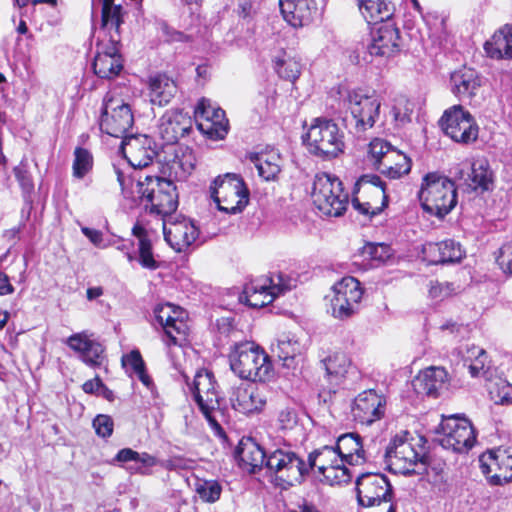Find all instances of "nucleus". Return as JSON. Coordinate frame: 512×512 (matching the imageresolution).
Instances as JSON below:
<instances>
[{"mask_svg":"<svg viewBox=\"0 0 512 512\" xmlns=\"http://www.w3.org/2000/svg\"><path fill=\"white\" fill-rule=\"evenodd\" d=\"M425 439L408 431L396 434L388 444L385 460L391 472L395 474H420L417 468L425 470Z\"/></svg>","mask_w":512,"mask_h":512,"instance_id":"f257e3e1","label":"nucleus"},{"mask_svg":"<svg viewBox=\"0 0 512 512\" xmlns=\"http://www.w3.org/2000/svg\"><path fill=\"white\" fill-rule=\"evenodd\" d=\"M302 139L308 152L322 160L335 159L344 152V133L332 119H313Z\"/></svg>","mask_w":512,"mask_h":512,"instance_id":"f03ea898","label":"nucleus"},{"mask_svg":"<svg viewBox=\"0 0 512 512\" xmlns=\"http://www.w3.org/2000/svg\"><path fill=\"white\" fill-rule=\"evenodd\" d=\"M418 198L425 212L443 218L457 204L456 187L446 176L431 172L423 177Z\"/></svg>","mask_w":512,"mask_h":512,"instance_id":"7ed1b4c3","label":"nucleus"},{"mask_svg":"<svg viewBox=\"0 0 512 512\" xmlns=\"http://www.w3.org/2000/svg\"><path fill=\"white\" fill-rule=\"evenodd\" d=\"M230 367L242 379L265 382L273 377L269 356L253 342H242L230 353Z\"/></svg>","mask_w":512,"mask_h":512,"instance_id":"20e7f679","label":"nucleus"},{"mask_svg":"<svg viewBox=\"0 0 512 512\" xmlns=\"http://www.w3.org/2000/svg\"><path fill=\"white\" fill-rule=\"evenodd\" d=\"M136 188L145 209L162 218L172 214L178 207L177 188L171 179L146 176L138 179Z\"/></svg>","mask_w":512,"mask_h":512,"instance_id":"39448f33","label":"nucleus"},{"mask_svg":"<svg viewBox=\"0 0 512 512\" xmlns=\"http://www.w3.org/2000/svg\"><path fill=\"white\" fill-rule=\"evenodd\" d=\"M191 390L194 400L215 435L223 437L225 432L222 422L225 421V412L220 408V396L213 373L208 370L198 371Z\"/></svg>","mask_w":512,"mask_h":512,"instance_id":"423d86ee","label":"nucleus"},{"mask_svg":"<svg viewBox=\"0 0 512 512\" xmlns=\"http://www.w3.org/2000/svg\"><path fill=\"white\" fill-rule=\"evenodd\" d=\"M311 196L315 207L330 217L343 215L349 204V195L340 179L328 173L315 176Z\"/></svg>","mask_w":512,"mask_h":512,"instance_id":"0eeeda50","label":"nucleus"},{"mask_svg":"<svg viewBox=\"0 0 512 512\" xmlns=\"http://www.w3.org/2000/svg\"><path fill=\"white\" fill-rule=\"evenodd\" d=\"M351 204L359 214L368 218L380 214L388 205L385 183L378 175H362L354 185Z\"/></svg>","mask_w":512,"mask_h":512,"instance_id":"6e6552de","label":"nucleus"},{"mask_svg":"<svg viewBox=\"0 0 512 512\" xmlns=\"http://www.w3.org/2000/svg\"><path fill=\"white\" fill-rule=\"evenodd\" d=\"M343 104L350 113V119L346 118V121L355 129L356 133H362L372 128L380 114V98L363 89L347 91L343 98Z\"/></svg>","mask_w":512,"mask_h":512,"instance_id":"1a4fd4ad","label":"nucleus"},{"mask_svg":"<svg viewBox=\"0 0 512 512\" xmlns=\"http://www.w3.org/2000/svg\"><path fill=\"white\" fill-rule=\"evenodd\" d=\"M210 196L220 211L236 214L241 212L249 200V192L242 178L227 173L218 176L210 186Z\"/></svg>","mask_w":512,"mask_h":512,"instance_id":"9d476101","label":"nucleus"},{"mask_svg":"<svg viewBox=\"0 0 512 512\" xmlns=\"http://www.w3.org/2000/svg\"><path fill=\"white\" fill-rule=\"evenodd\" d=\"M439 444L456 453H467L476 443V433L469 419L459 415L443 417L439 429Z\"/></svg>","mask_w":512,"mask_h":512,"instance_id":"9b49d317","label":"nucleus"},{"mask_svg":"<svg viewBox=\"0 0 512 512\" xmlns=\"http://www.w3.org/2000/svg\"><path fill=\"white\" fill-rule=\"evenodd\" d=\"M305 466H307V474L311 469L317 468L330 485L347 484L352 478L335 446H323L315 449L309 454Z\"/></svg>","mask_w":512,"mask_h":512,"instance_id":"f8f14e48","label":"nucleus"},{"mask_svg":"<svg viewBox=\"0 0 512 512\" xmlns=\"http://www.w3.org/2000/svg\"><path fill=\"white\" fill-rule=\"evenodd\" d=\"M133 123L134 116L130 105L107 94L103 101L100 119L101 131L112 137L124 139Z\"/></svg>","mask_w":512,"mask_h":512,"instance_id":"ddd939ff","label":"nucleus"},{"mask_svg":"<svg viewBox=\"0 0 512 512\" xmlns=\"http://www.w3.org/2000/svg\"><path fill=\"white\" fill-rule=\"evenodd\" d=\"M444 133L453 141L469 144L477 140L479 128L471 113L461 105L447 109L440 119Z\"/></svg>","mask_w":512,"mask_h":512,"instance_id":"4468645a","label":"nucleus"},{"mask_svg":"<svg viewBox=\"0 0 512 512\" xmlns=\"http://www.w3.org/2000/svg\"><path fill=\"white\" fill-rule=\"evenodd\" d=\"M294 284L290 279H286L283 274L273 275L263 283H250L245 286L243 292L239 296L241 303L252 308H262L273 300L291 290Z\"/></svg>","mask_w":512,"mask_h":512,"instance_id":"2eb2a0df","label":"nucleus"},{"mask_svg":"<svg viewBox=\"0 0 512 512\" xmlns=\"http://www.w3.org/2000/svg\"><path fill=\"white\" fill-rule=\"evenodd\" d=\"M154 316L164 330L166 345L182 346L186 342L187 313L182 308L170 303L159 304L154 308Z\"/></svg>","mask_w":512,"mask_h":512,"instance_id":"dca6fc26","label":"nucleus"},{"mask_svg":"<svg viewBox=\"0 0 512 512\" xmlns=\"http://www.w3.org/2000/svg\"><path fill=\"white\" fill-rule=\"evenodd\" d=\"M265 467L289 484L301 482L307 475L305 461L289 448H278L270 452Z\"/></svg>","mask_w":512,"mask_h":512,"instance_id":"f3484780","label":"nucleus"},{"mask_svg":"<svg viewBox=\"0 0 512 512\" xmlns=\"http://www.w3.org/2000/svg\"><path fill=\"white\" fill-rule=\"evenodd\" d=\"M331 299L332 315L338 319L352 316L358 309L363 291L360 282L354 277H344L333 286Z\"/></svg>","mask_w":512,"mask_h":512,"instance_id":"a211bd4d","label":"nucleus"},{"mask_svg":"<svg viewBox=\"0 0 512 512\" xmlns=\"http://www.w3.org/2000/svg\"><path fill=\"white\" fill-rule=\"evenodd\" d=\"M357 499L361 506H378L391 501L393 491L387 477L380 473H365L356 481Z\"/></svg>","mask_w":512,"mask_h":512,"instance_id":"6ab92c4d","label":"nucleus"},{"mask_svg":"<svg viewBox=\"0 0 512 512\" xmlns=\"http://www.w3.org/2000/svg\"><path fill=\"white\" fill-rule=\"evenodd\" d=\"M481 472L491 484L502 485L512 481V448L499 447L479 458Z\"/></svg>","mask_w":512,"mask_h":512,"instance_id":"aec40b11","label":"nucleus"},{"mask_svg":"<svg viewBox=\"0 0 512 512\" xmlns=\"http://www.w3.org/2000/svg\"><path fill=\"white\" fill-rule=\"evenodd\" d=\"M194 117L197 128L204 135L212 139H223L228 131V120L225 112L216 107L210 100L202 98L199 100Z\"/></svg>","mask_w":512,"mask_h":512,"instance_id":"412c9836","label":"nucleus"},{"mask_svg":"<svg viewBox=\"0 0 512 512\" xmlns=\"http://www.w3.org/2000/svg\"><path fill=\"white\" fill-rule=\"evenodd\" d=\"M165 240L177 252L188 249L198 238L199 230L194 223L185 217H172L171 214L162 218Z\"/></svg>","mask_w":512,"mask_h":512,"instance_id":"4be33fe9","label":"nucleus"},{"mask_svg":"<svg viewBox=\"0 0 512 512\" xmlns=\"http://www.w3.org/2000/svg\"><path fill=\"white\" fill-rule=\"evenodd\" d=\"M110 35L108 45L98 44L92 67L94 73L102 79H113L123 70V59L118 50L119 33Z\"/></svg>","mask_w":512,"mask_h":512,"instance_id":"5701e85b","label":"nucleus"},{"mask_svg":"<svg viewBox=\"0 0 512 512\" xmlns=\"http://www.w3.org/2000/svg\"><path fill=\"white\" fill-rule=\"evenodd\" d=\"M401 50V37L398 28L386 22L372 32L371 41L367 45L369 56L389 59Z\"/></svg>","mask_w":512,"mask_h":512,"instance_id":"b1692460","label":"nucleus"},{"mask_svg":"<svg viewBox=\"0 0 512 512\" xmlns=\"http://www.w3.org/2000/svg\"><path fill=\"white\" fill-rule=\"evenodd\" d=\"M192 118L179 109L166 111L159 119L158 134L165 144H175L192 130Z\"/></svg>","mask_w":512,"mask_h":512,"instance_id":"393cba45","label":"nucleus"},{"mask_svg":"<svg viewBox=\"0 0 512 512\" xmlns=\"http://www.w3.org/2000/svg\"><path fill=\"white\" fill-rule=\"evenodd\" d=\"M153 140L147 135L125 136L121 151L128 163L134 168L148 166L156 155Z\"/></svg>","mask_w":512,"mask_h":512,"instance_id":"a878e982","label":"nucleus"},{"mask_svg":"<svg viewBox=\"0 0 512 512\" xmlns=\"http://www.w3.org/2000/svg\"><path fill=\"white\" fill-rule=\"evenodd\" d=\"M386 400L374 390L360 393L354 400L353 417L361 424L371 425L385 413Z\"/></svg>","mask_w":512,"mask_h":512,"instance_id":"bb28decb","label":"nucleus"},{"mask_svg":"<svg viewBox=\"0 0 512 512\" xmlns=\"http://www.w3.org/2000/svg\"><path fill=\"white\" fill-rule=\"evenodd\" d=\"M283 19L293 28L310 25L318 16L315 0H279Z\"/></svg>","mask_w":512,"mask_h":512,"instance_id":"cd10ccee","label":"nucleus"},{"mask_svg":"<svg viewBox=\"0 0 512 512\" xmlns=\"http://www.w3.org/2000/svg\"><path fill=\"white\" fill-rule=\"evenodd\" d=\"M229 401L234 410L250 414L260 411L266 398L254 384L241 383L231 388Z\"/></svg>","mask_w":512,"mask_h":512,"instance_id":"c85d7f7f","label":"nucleus"},{"mask_svg":"<svg viewBox=\"0 0 512 512\" xmlns=\"http://www.w3.org/2000/svg\"><path fill=\"white\" fill-rule=\"evenodd\" d=\"M412 386L418 395L437 398L448 388V373L441 367H429L419 372Z\"/></svg>","mask_w":512,"mask_h":512,"instance_id":"c756f323","label":"nucleus"},{"mask_svg":"<svg viewBox=\"0 0 512 512\" xmlns=\"http://www.w3.org/2000/svg\"><path fill=\"white\" fill-rule=\"evenodd\" d=\"M67 346L79 354L80 359L90 367L100 366L104 360V347L86 332L75 333L67 338Z\"/></svg>","mask_w":512,"mask_h":512,"instance_id":"7c9ffc66","label":"nucleus"},{"mask_svg":"<svg viewBox=\"0 0 512 512\" xmlns=\"http://www.w3.org/2000/svg\"><path fill=\"white\" fill-rule=\"evenodd\" d=\"M335 447L344 464L361 465L368 460L361 437L357 433L339 436Z\"/></svg>","mask_w":512,"mask_h":512,"instance_id":"2f4dec72","label":"nucleus"},{"mask_svg":"<svg viewBox=\"0 0 512 512\" xmlns=\"http://www.w3.org/2000/svg\"><path fill=\"white\" fill-rule=\"evenodd\" d=\"M267 456L268 454L252 438L241 440L236 450L239 465L251 473L266 466Z\"/></svg>","mask_w":512,"mask_h":512,"instance_id":"473e14b6","label":"nucleus"},{"mask_svg":"<svg viewBox=\"0 0 512 512\" xmlns=\"http://www.w3.org/2000/svg\"><path fill=\"white\" fill-rule=\"evenodd\" d=\"M450 82L452 92L460 99L472 98L481 86V78L478 73L467 67L454 71L451 74Z\"/></svg>","mask_w":512,"mask_h":512,"instance_id":"72a5a7b5","label":"nucleus"},{"mask_svg":"<svg viewBox=\"0 0 512 512\" xmlns=\"http://www.w3.org/2000/svg\"><path fill=\"white\" fill-rule=\"evenodd\" d=\"M485 52L492 59H512V25L497 30L484 45Z\"/></svg>","mask_w":512,"mask_h":512,"instance_id":"f704fd0d","label":"nucleus"},{"mask_svg":"<svg viewBox=\"0 0 512 512\" xmlns=\"http://www.w3.org/2000/svg\"><path fill=\"white\" fill-rule=\"evenodd\" d=\"M274 69L282 79L295 82L302 71L301 58L293 50H281L273 58Z\"/></svg>","mask_w":512,"mask_h":512,"instance_id":"c9c22d12","label":"nucleus"},{"mask_svg":"<svg viewBox=\"0 0 512 512\" xmlns=\"http://www.w3.org/2000/svg\"><path fill=\"white\" fill-rule=\"evenodd\" d=\"M261 178L266 181L275 179L281 170V157L277 150L269 149L249 156Z\"/></svg>","mask_w":512,"mask_h":512,"instance_id":"e433bc0d","label":"nucleus"},{"mask_svg":"<svg viewBox=\"0 0 512 512\" xmlns=\"http://www.w3.org/2000/svg\"><path fill=\"white\" fill-rule=\"evenodd\" d=\"M411 165V159L406 154L393 148L385 155L377 170L390 179H399L410 172Z\"/></svg>","mask_w":512,"mask_h":512,"instance_id":"4c0bfd02","label":"nucleus"},{"mask_svg":"<svg viewBox=\"0 0 512 512\" xmlns=\"http://www.w3.org/2000/svg\"><path fill=\"white\" fill-rule=\"evenodd\" d=\"M177 86L175 82L164 74H159L150 78L149 96L154 105L165 106L175 96Z\"/></svg>","mask_w":512,"mask_h":512,"instance_id":"58836bf2","label":"nucleus"},{"mask_svg":"<svg viewBox=\"0 0 512 512\" xmlns=\"http://www.w3.org/2000/svg\"><path fill=\"white\" fill-rule=\"evenodd\" d=\"M303 347L300 342L290 334H283L277 339L273 351L287 368H295L297 360L301 358Z\"/></svg>","mask_w":512,"mask_h":512,"instance_id":"ea45409f","label":"nucleus"},{"mask_svg":"<svg viewBox=\"0 0 512 512\" xmlns=\"http://www.w3.org/2000/svg\"><path fill=\"white\" fill-rule=\"evenodd\" d=\"M132 233L138 239L140 265L149 270H156L159 262L154 258L149 232L138 222L133 226Z\"/></svg>","mask_w":512,"mask_h":512,"instance_id":"a19ab883","label":"nucleus"},{"mask_svg":"<svg viewBox=\"0 0 512 512\" xmlns=\"http://www.w3.org/2000/svg\"><path fill=\"white\" fill-rule=\"evenodd\" d=\"M359 10L368 24L389 20L394 11L393 6L385 0H362Z\"/></svg>","mask_w":512,"mask_h":512,"instance_id":"79ce46f5","label":"nucleus"},{"mask_svg":"<svg viewBox=\"0 0 512 512\" xmlns=\"http://www.w3.org/2000/svg\"><path fill=\"white\" fill-rule=\"evenodd\" d=\"M468 186L473 190L488 191L493 185V172L485 158L475 159L471 163V173L468 175Z\"/></svg>","mask_w":512,"mask_h":512,"instance_id":"37998d69","label":"nucleus"},{"mask_svg":"<svg viewBox=\"0 0 512 512\" xmlns=\"http://www.w3.org/2000/svg\"><path fill=\"white\" fill-rule=\"evenodd\" d=\"M323 364L327 375L336 383L354 370L350 358L343 352L330 355Z\"/></svg>","mask_w":512,"mask_h":512,"instance_id":"c03bdc74","label":"nucleus"},{"mask_svg":"<svg viewBox=\"0 0 512 512\" xmlns=\"http://www.w3.org/2000/svg\"><path fill=\"white\" fill-rule=\"evenodd\" d=\"M114 0H102V27L109 32L115 31L118 34L122 19V7L114 5Z\"/></svg>","mask_w":512,"mask_h":512,"instance_id":"a18cd8bd","label":"nucleus"},{"mask_svg":"<svg viewBox=\"0 0 512 512\" xmlns=\"http://www.w3.org/2000/svg\"><path fill=\"white\" fill-rule=\"evenodd\" d=\"M465 362H468V369L472 377H479L486 373L488 355L480 347L473 346L467 350Z\"/></svg>","mask_w":512,"mask_h":512,"instance_id":"49530a36","label":"nucleus"},{"mask_svg":"<svg viewBox=\"0 0 512 512\" xmlns=\"http://www.w3.org/2000/svg\"><path fill=\"white\" fill-rule=\"evenodd\" d=\"M92 166V154L87 149L77 147L74 151L73 175L81 179L92 169Z\"/></svg>","mask_w":512,"mask_h":512,"instance_id":"de8ad7c7","label":"nucleus"},{"mask_svg":"<svg viewBox=\"0 0 512 512\" xmlns=\"http://www.w3.org/2000/svg\"><path fill=\"white\" fill-rule=\"evenodd\" d=\"M413 112V104L404 96H400L394 100L391 114L397 125H403L411 120Z\"/></svg>","mask_w":512,"mask_h":512,"instance_id":"09e8293b","label":"nucleus"},{"mask_svg":"<svg viewBox=\"0 0 512 512\" xmlns=\"http://www.w3.org/2000/svg\"><path fill=\"white\" fill-rule=\"evenodd\" d=\"M196 492L204 502L214 503L219 500L222 487L215 480H206L197 484Z\"/></svg>","mask_w":512,"mask_h":512,"instance_id":"8fccbe9b","label":"nucleus"},{"mask_svg":"<svg viewBox=\"0 0 512 512\" xmlns=\"http://www.w3.org/2000/svg\"><path fill=\"white\" fill-rule=\"evenodd\" d=\"M394 147L384 139L375 138L369 143V156L376 169L381 165L385 155L392 151Z\"/></svg>","mask_w":512,"mask_h":512,"instance_id":"3c124183","label":"nucleus"},{"mask_svg":"<svg viewBox=\"0 0 512 512\" xmlns=\"http://www.w3.org/2000/svg\"><path fill=\"white\" fill-rule=\"evenodd\" d=\"M439 248H441V256L443 263L458 262L464 256V251L461 245L454 240H445L439 242Z\"/></svg>","mask_w":512,"mask_h":512,"instance_id":"603ef678","label":"nucleus"},{"mask_svg":"<svg viewBox=\"0 0 512 512\" xmlns=\"http://www.w3.org/2000/svg\"><path fill=\"white\" fill-rule=\"evenodd\" d=\"M14 174L23 192L25 194L31 193L34 189V184L27 164L21 162L14 168Z\"/></svg>","mask_w":512,"mask_h":512,"instance_id":"864d4df0","label":"nucleus"},{"mask_svg":"<svg viewBox=\"0 0 512 512\" xmlns=\"http://www.w3.org/2000/svg\"><path fill=\"white\" fill-rule=\"evenodd\" d=\"M93 428L96 434L102 438H108L113 433L114 422L113 419L105 414L97 415L93 420Z\"/></svg>","mask_w":512,"mask_h":512,"instance_id":"5fc2aeb1","label":"nucleus"},{"mask_svg":"<svg viewBox=\"0 0 512 512\" xmlns=\"http://www.w3.org/2000/svg\"><path fill=\"white\" fill-rule=\"evenodd\" d=\"M439 243L429 242L423 245V258L430 264H443Z\"/></svg>","mask_w":512,"mask_h":512,"instance_id":"6e6d98bb","label":"nucleus"},{"mask_svg":"<svg viewBox=\"0 0 512 512\" xmlns=\"http://www.w3.org/2000/svg\"><path fill=\"white\" fill-rule=\"evenodd\" d=\"M497 263L505 273L512 274V242L501 247Z\"/></svg>","mask_w":512,"mask_h":512,"instance_id":"4d7b16f0","label":"nucleus"},{"mask_svg":"<svg viewBox=\"0 0 512 512\" xmlns=\"http://www.w3.org/2000/svg\"><path fill=\"white\" fill-rule=\"evenodd\" d=\"M297 424L296 413L292 409H283L278 415V425L281 430L292 429Z\"/></svg>","mask_w":512,"mask_h":512,"instance_id":"13d9d810","label":"nucleus"},{"mask_svg":"<svg viewBox=\"0 0 512 512\" xmlns=\"http://www.w3.org/2000/svg\"><path fill=\"white\" fill-rule=\"evenodd\" d=\"M122 361L124 365L130 366L135 374L145 368L144 361L138 351L130 352L123 357Z\"/></svg>","mask_w":512,"mask_h":512,"instance_id":"bf43d9fd","label":"nucleus"},{"mask_svg":"<svg viewBox=\"0 0 512 512\" xmlns=\"http://www.w3.org/2000/svg\"><path fill=\"white\" fill-rule=\"evenodd\" d=\"M81 231L96 247L105 248L108 246V244L105 243L103 233L100 230L82 226Z\"/></svg>","mask_w":512,"mask_h":512,"instance_id":"052dcab7","label":"nucleus"},{"mask_svg":"<svg viewBox=\"0 0 512 512\" xmlns=\"http://www.w3.org/2000/svg\"><path fill=\"white\" fill-rule=\"evenodd\" d=\"M451 289L448 284L430 282L429 295L433 299H443L450 295Z\"/></svg>","mask_w":512,"mask_h":512,"instance_id":"680f3d73","label":"nucleus"},{"mask_svg":"<svg viewBox=\"0 0 512 512\" xmlns=\"http://www.w3.org/2000/svg\"><path fill=\"white\" fill-rule=\"evenodd\" d=\"M115 174L117 176V181L121 187V191L124 196H128L129 189L133 184V180L129 175H126L123 171H121L119 168L114 167Z\"/></svg>","mask_w":512,"mask_h":512,"instance_id":"e2e57ef3","label":"nucleus"},{"mask_svg":"<svg viewBox=\"0 0 512 512\" xmlns=\"http://www.w3.org/2000/svg\"><path fill=\"white\" fill-rule=\"evenodd\" d=\"M136 457H138V452L134 451L131 448H123L118 451V453L115 456V461L126 463L133 461L135 462Z\"/></svg>","mask_w":512,"mask_h":512,"instance_id":"0e129e2a","label":"nucleus"},{"mask_svg":"<svg viewBox=\"0 0 512 512\" xmlns=\"http://www.w3.org/2000/svg\"><path fill=\"white\" fill-rule=\"evenodd\" d=\"M102 387H104V385L99 377L87 380L82 386L83 391L88 394L96 393Z\"/></svg>","mask_w":512,"mask_h":512,"instance_id":"69168bd1","label":"nucleus"},{"mask_svg":"<svg viewBox=\"0 0 512 512\" xmlns=\"http://www.w3.org/2000/svg\"><path fill=\"white\" fill-rule=\"evenodd\" d=\"M379 250L381 251H384L385 250V246L380 244V245H374V244H369L365 247L364 249V253L365 254H368L370 255V257L372 259H375V260H384L385 256L382 255V254H379Z\"/></svg>","mask_w":512,"mask_h":512,"instance_id":"338daca9","label":"nucleus"},{"mask_svg":"<svg viewBox=\"0 0 512 512\" xmlns=\"http://www.w3.org/2000/svg\"><path fill=\"white\" fill-rule=\"evenodd\" d=\"M14 292V287L9 282L7 274L0 271V296L9 295Z\"/></svg>","mask_w":512,"mask_h":512,"instance_id":"774afa93","label":"nucleus"}]
</instances>
